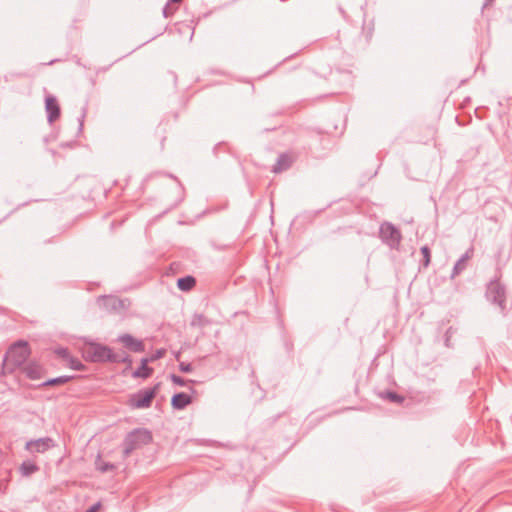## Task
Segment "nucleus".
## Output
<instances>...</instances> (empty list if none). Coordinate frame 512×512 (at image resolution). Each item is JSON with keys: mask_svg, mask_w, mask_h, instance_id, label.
Returning a JSON list of instances; mask_svg holds the SVG:
<instances>
[{"mask_svg": "<svg viewBox=\"0 0 512 512\" xmlns=\"http://www.w3.org/2000/svg\"><path fill=\"white\" fill-rule=\"evenodd\" d=\"M56 353L65 360L69 357V352L66 348H59L56 350Z\"/></svg>", "mask_w": 512, "mask_h": 512, "instance_id": "nucleus-26", "label": "nucleus"}, {"mask_svg": "<svg viewBox=\"0 0 512 512\" xmlns=\"http://www.w3.org/2000/svg\"><path fill=\"white\" fill-rule=\"evenodd\" d=\"M152 441V434L147 429H134L128 433L123 441V456L127 458L130 454L140 448L142 445L149 444Z\"/></svg>", "mask_w": 512, "mask_h": 512, "instance_id": "nucleus-2", "label": "nucleus"}, {"mask_svg": "<svg viewBox=\"0 0 512 512\" xmlns=\"http://www.w3.org/2000/svg\"><path fill=\"white\" fill-rule=\"evenodd\" d=\"M486 298L493 304L498 305L502 311L505 309L506 290L498 277L488 283Z\"/></svg>", "mask_w": 512, "mask_h": 512, "instance_id": "nucleus-5", "label": "nucleus"}, {"mask_svg": "<svg viewBox=\"0 0 512 512\" xmlns=\"http://www.w3.org/2000/svg\"><path fill=\"white\" fill-rule=\"evenodd\" d=\"M388 400L396 403H400L403 401V397L395 392H387L385 396Z\"/></svg>", "mask_w": 512, "mask_h": 512, "instance_id": "nucleus-23", "label": "nucleus"}, {"mask_svg": "<svg viewBox=\"0 0 512 512\" xmlns=\"http://www.w3.org/2000/svg\"><path fill=\"white\" fill-rule=\"evenodd\" d=\"M158 386L153 388L143 389L135 394H132L129 398V406L133 409L149 408L152 400L155 398Z\"/></svg>", "mask_w": 512, "mask_h": 512, "instance_id": "nucleus-6", "label": "nucleus"}, {"mask_svg": "<svg viewBox=\"0 0 512 512\" xmlns=\"http://www.w3.org/2000/svg\"><path fill=\"white\" fill-rule=\"evenodd\" d=\"M293 158L288 153H282L278 156L276 163L273 165L272 171L274 173H280L291 167Z\"/></svg>", "mask_w": 512, "mask_h": 512, "instance_id": "nucleus-11", "label": "nucleus"}, {"mask_svg": "<svg viewBox=\"0 0 512 512\" xmlns=\"http://www.w3.org/2000/svg\"><path fill=\"white\" fill-rule=\"evenodd\" d=\"M83 357L90 362H111L131 364V357L127 353H115L105 345L89 343L83 348Z\"/></svg>", "mask_w": 512, "mask_h": 512, "instance_id": "nucleus-1", "label": "nucleus"}, {"mask_svg": "<svg viewBox=\"0 0 512 512\" xmlns=\"http://www.w3.org/2000/svg\"><path fill=\"white\" fill-rule=\"evenodd\" d=\"M66 360L68 361V364H69L70 368H72L74 370H77V371L83 370L84 365L77 358L71 357L69 355V357Z\"/></svg>", "mask_w": 512, "mask_h": 512, "instance_id": "nucleus-20", "label": "nucleus"}, {"mask_svg": "<svg viewBox=\"0 0 512 512\" xmlns=\"http://www.w3.org/2000/svg\"><path fill=\"white\" fill-rule=\"evenodd\" d=\"M342 16L345 18V19H348V16L346 15V12L342 9V8H339Z\"/></svg>", "mask_w": 512, "mask_h": 512, "instance_id": "nucleus-30", "label": "nucleus"}, {"mask_svg": "<svg viewBox=\"0 0 512 512\" xmlns=\"http://www.w3.org/2000/svg\"><path fill=\"white\" fill-rule=\"evenodd\" d=\"M101 302L107 310H118L123 307L122 300L114 296H103Z\"/></svg>", "mask_w": 512, "mask_h": 512, "instance_id": "nucleus-14", "label": "nucleus"}, {"mask_svg": "<svg viewBox=\"0 0 512 512\" xmlns=\"http://www.w3.org/2000/svg\"><path fill=\"white\" fill-rule=\"evenodd\" d=\"M100 508V503L92 505L86 512H97Z\"/></svg>", "mask_w": 512, "mask_h": 512, "instance_id": "nucleus-29", "label": "nucleus"}, {"mask_svg": "<svg viewBox=\"0 0 512 512\" xmlns=\"http://www.w3.org/2000/svg\"><path fill=\"white\" fill-rule=\"evenodd\" d=\"M196 285V280L193 276L181 277L177 280V287L181 291H190Z\"/></svg>", "mask_w": 512, "mask_h": 512, "instance_id": "nucleus-16", "label": "nucleus"}, {"mask_svg": "<svg viewBox=\"0 0 512 512\" xmlns=\"http://www.w3.org/2000/svg\"><path fill=\"white\" fill-rule=\"evenodd\" d=\"M83 118H84V115H82V117L80 119V128L83 126Z\"/></svg>", "mask_w": 512, "mask_h": 512, "instance_id": "nucleus-31", "label": "nucleus"}, {"mask_svg": "<svg viewBox=\"0 0 512 512\" xmlns=\"http://www.w3.org/2000/svg\"><path fill=\"white\" fill-rule=\"evenodd\" d=\"M113 467L114 466L112 464L106 463V464H104L103 466L100 467V470L102 472H106V471L112 470Z\"/></svg>", "mask_w": 512, "mask_h": 512, "instance_id": "nucleus-28", "label": "nucleus"}, {"mask_svg": "<svg viewBox=\"0 0 512 512\" xmlns=\"http://www.w3.org/2000/svg\"><path fill=\"white\" fill-rule=\"evenodd\" d=\"M38 470L39 467L31 461H24L20 466V472L23 476H30Z\"/></svg>", "mask_w": 512, "mask_h": 512, "instance_id": "nucleus-18", "label": "nucleus"}, {"mask_svg": "<svg viewBox=\"0 0 512 512\" xmlns=\"http://www.w3.org/2000/svg\"><path fill=\"white\" fill-rule=\"evenodd\" d=\"M53 446V439L50 437H44L26 442L25 449L30 453H44Z\"/></svg>", "mask_w": 512, "mask_h": 512, "instance_id": "nucleus-8", "label": "nucleus"}, {"mask_svg": "<svg viewBox=\"0 0 512 512\" xmlns=\"http://www.w3.org/2000/svg\"><path fill=\"white\" fill-rule=\"evenodd\" d=\"M379 237L391 249L398 248L402 240L401 231L394 224L387 221L380 225Z\"/></svg>", "mask_w": 512, "mask_h": 512, "instance_id": "nucleus-4", "label": "nucleus"}, {"mask_svg": "<svg viewBox=\"0 0 512 512\" xmlns=\"http://www.w3.org/2000/svg\"><path fill=\"white\" fill-rule=\"evenodd\" d=\"M45 110L47 120L50 124L54 123L60 117L61 110L56 97L53 95H47L45 97Z\"/></svg>", "mask_w": 512, "mask_h": 512, "instance_id": "nucleus-9", "label": "nucleus"}, {"mask_svg": "<svg viewBox=\"0 0 512 512\" xmlns=\"http://www.w3.org/2000/svg\"><path fill=\"white\" fill-rule=\"evenodd\" d=\"M30 356V348L26 341L14 343L6 353L5 362L7 366L18 368L22 366Z\"/></svg>", "mask_w": 512, "mask_h": 512, "instance_id": "nucleus-3", "label": "nucleus"}, {"mask_svg": "<svg viewBox=\"0 0 512 512\" xmlns=\"http://www.w3.org/2000/svg\"><path fill=\"white\" fill-rule=\"evenodd\" d=\"M474 255V248L473 247H470L458 260L457 262L455 263L453 269H452V273H451V278H455L457 277L458 275H460L464 270H466L467 268V265H468V261L473 257Z\"/></svg>", "mask_w": 512, "mask_h": 512, "instance_id": "nucleus-10", "label": "nucleus"}, {"mask_svg": "<svg viewBox=\"0 0 512 512\" xmlns=\"http://www.w3.org/2000/svg\"><path fill=\"white\" fill-rule=\"evenodd\" d=\"M208 324V320L201 314L195 315L192 319L191 325L203 327Z\"/></svg>", "mask_w": 512, "mask_h": 512, "instance_id": "nucleus-21", "label": "nucleus"}, {"mask_svg": "<svg viewBox=\"0 0 512 512\" xmlns=\"http://www.w3.org/2000/svg\"><path fill=\"white\" fill-rule=\"evenodd\" d=\"M170 378L174 384L181 386V387L186 386L188 382H191V383L195 382L193 380H185L184 378L177 376L175 374H172Z\"/></svg>", "mask_w": 512, "mask_h": 512, "instance_id": "nucleus-22", "label": "nucleus"}, {"mask_svg": "<svg viewBox=\"0 0 512 512\" xmlns=\"http://www.w3.org/2000/svg\"><path fill=\"white\" fill-rule=\"evenodd\" d=\"M73 379V376H60L56 378H51L41 384L38 385L39 388L46 387V386H56V385H63L68 383L70 380Z\"/></svg>", "mask_w": 512, "mask_h": 512, "instance_id": "nucleus-17", "label": "nucleus"}, {"mask_svg": "<svg viewBox=\"0 0 512 512\" xmlns=\"http://www.w3.org/2000/svg\"><path fill=\"white\" fill-rule=\"evenodd\" d=\"M118 342L131 352L142 353L145 351V344L143 340L133 337L131 334L125 333L118 337Z\"/></svg>", "mask_w": 512, "mask_h": 512, "instance_id": "nucleus-7", "label": "nucleus"}, {"mask_svg": "<svg viewBox=\"0 0 512 512\" xmlns=\"http://www.w3.org/2000/svg\"><path fill=\"white\" fill-rule=\"evenodd\" d=\"M179 369H180V371H182L184 373H189L192 371L193 368L190 363L181 362L179 364Z\"/></svg>", "mask_w": 512, "mask_h": 512, "instance_id": "nucleus-25", "label": "nucleus"}, {"mask_svg": "<svg viewBox=\"0 0 512 512\" xmlns=\"http://www.w3.org/2000/svg\"><path fill=\"white\" fill-rule=\"evenodd\" d=\"M192 402L191 396L184 392L174 394L171 399V405L176 410H182Z\"/></svg>", "mask_w": 512, "mask_h": 512, "instance_id": "nucleus-12", "label": "nucleus"}, {"mask_svg": "<svg viewBox=\"0 0 512 512\" xmlns=\"http://www.w3.org/2000/svg\"><path fill=\"white\" fill-rule=\"evenodd\" d=\"M420 250L423 255V266L426 268L431 262V251L427 245L422 246Z\"/></svg>", "mask_w": 512, "mask_h": 512, "instance_id": "nucleus-19", "label": "nucleus"}, {"mask_svg": "<svg viewBox=\"0 0 512 512\" xmlns=\"http://www.w3.org/2000/svg\"><path fill=\"white\" fill-rule=\"evenodd\" d=\"M173 14V10L172 8L170 7L169 4H166L165 7L163 8V15L165 18H168L170 17L171 15Z\"/></svg>", "mask_w": 512, "mask_h": 512, "instance_id": "nucleus-27", "label": "nucleus"}, {"mask_svg": "<svg viewBox=\"0 0 512 512\" xmlns=\"http://www.w3.org/2000/svg\"><path fill=\"white\" fill-rule=\"evenodd\" d=\"M42 367L36 363H29L25 366L24 372L29 379H39L42 375Z\"/></svg>", "mask_w": 512, "mask_h": 512, "instance_id": "nucleus-15", "label": "nucleus"}, {"mask_svg": "<svg viewBox=\"0 0 512 512\" xmlns=\"http://www.w3.org/2000/svg\"><path fill=\"white\" fill-rule=\"evenodd\" d=\"M164 355H165V350L164 349H158V350H156V352L154 354H152L147 359L149 360V362H153V361H155L157 359L162 358Z\"/></svg>", "mask_w": 512, "mask_h": 512, "instance_id": "nucleus-24", "label": "nucleus"}, {"mask_svg": "<svg viewBox=\"0 0 512 512\" xmlns=\"http://www.w3.org/2000/svg\"><path fill=\"white\" fill-rule=\"evenodd\" d=\"M149 360L147 358L141 359L140 367L133 372L134 378H148L152 375L153 369L148 366Z\"/></svg>", "mask_w": 512, "mask_h": 512, "instance_id": "nucleus-13", "label": "nucleus"}]
</instances>
